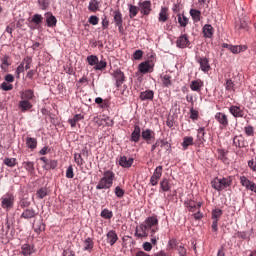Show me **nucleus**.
I'll list each match as a JSON object with an SVG mask.
<instances>
[{
  "label": "nucleus",
  "instance_id": "f257e3e1",
  "mask_svg": "<svg viewBox=\"0 0 256 256\" xmlns=\"http://www.w3.org/2000/svg\"><path fill=\"white\" fill-rule=\"evenodd\" d=\"M113 181H115V173L112 170L104 171L103 177L98 181L96 185L97 191H107L113 187Z\"/></svg>",
  "mask_w": 256,
  "mask_h": 256
},
{
  "label": "nucleus",
  "instance_id": "f03ea898",
  "mask_svg": "<svg viewBox=\"0 0 256 256\" xmlns=\"http://www.w3.org/2000/svg\"><path fill=\"white\" fill-rule=\"evenodd\" d=\"M233 185V177L228 176L224 178L216 177L211 181L212 189L215 191H223V189H227V187H231Z\"/></svg>",
  "mask_w": 256,
  "mask_h": 256
},
{
  "label": "nucleus",
  "instance_id": "7ed1b4c3",
  "mask_svg": "<svg viewBox=\"0 0 256 256\" xmlns=\"http://www.w3.org/2000/svg\"><path fill=\"white\" fill-rule=\"evenodd\" d=\"M13 205H15V195L13 193L8 192L1 197L2 209H12Z\"/></svg>",
  "mask_w": 256,
  "mask_h": 256
},
{
  "label": "nucleus",
  "instance_id": "20e7f679",
  "mask_svg": "<svg viewBox=\"0 0 256 256\" xmlns=\"http://www.w3.org/2000/svg\"><path fill=\"white\" fill-rule=\"evenodd\" d=\"M215 121L219 123L220 129H227L229 127V118L227 117V114L223 112H217L214 116Z\"/></svg>",
  "mask_w": 256,
  "mask_h": 256
},
{
  "label": "nucleus",
  "instance_id": "39448f33",
  "mask_svg": "<svg viewBox=\"0 0 256 256\" xmlns=\"http://www.w3.org/2000/svg\"><path fill=\"white\" fill-rule=\"evenodd\" d=\"M223 49H227L228 51H231L234 55H237L239 53H243L247 48V45H231L227 43L222 44Z\"/></svg>",
  "mask_w": 256,
  "mask_h": 256
},
{
  "label": "nucleus",
  "instance_id": "423d86ee",
  "mask_svg": "<svg viewBox=\"0 0 256 256\" xmlns=\"http://www.w3.org/2000/svg\"><path fill=\"white\" fill-rule=\"evenodd\" d=\"M195 60L199 63L200 69L203 73H209V71H211V65L209 64V58L196 55Z\"/></svg>",
  "mask_w": 256,
  "mask_h": 256
},
{
  "label": "nucleus",
  "instance_id": "0eeeda50",
  "mask_svg": "<svg viewBox=\"0 0 256 256\" xmlns=\"http://www.w3.org/2000/svg\"><path fill=\"white\" fill-rule=\"evenodd\" d=\"M112 77L115 80V86L117 87V89H119V87H121V85H123V83L125 81V73H123V71H121V69H116L112 73Z\"/></svg>",
  "mask_w": 256,
  "mask_h": 256
},
{
  "label": "nucleus",
  "instance_id": "6e6552de",
  "mask_svg": "<svg viewBox=\"0 0 256 256\" xmlns=\"http://www.w3.org/2000/svg\"><path fill=\"white\" fill-rule=\"evenodd\" d=\"M138 9L142 15H150L151 13V1L149 0H140L138 2Z\"/></svg>",
  "mask_w": 256,
  "mask_h": 256
},
{
  "label": "nucleus",
  "instance_id": "1a4fd4ad",
  "mask_svg": "<svg viewBox=\"0 0 256 256\" xmlns=\"http://www.w3.org/2000/svg\"><path fill=\"white\" fill-rule=\"evenodd\" d=\"M134 235L138 239H143L149 236V230L147 226L143 223L136 227Z\"/></svg>",
  "mask_w": 256,
  "mask_h": 256
},
{
  "label": "nucleus",
  "instance_id": "9d476101",
  "mask_svg": "<svg viewBox=\"0 0 256 256\" xmlns=\"http://www.w3.org/2000/svg\"><path fill=\"white\" fill-rule=\"evenodd\" d=\"M189 45H191V42L189 41V37L187 36V34H182L176 40V46L178 47V49H187Z\"/></svg>",
  "mask_w": 256,
  "mask_h": 256
},
{
  "label": "nucleus",
  "instance_id": "9b49d317",
  "mask_svg": "<svg viewBox=\"0 0 256 256\" xmlns=\"http://www.w3.org/2000/svg\"><path fill=\"white\" fill-rule=\"evenodd\" d=\"M229 113L231 115H233L236 119L237 118H244L247 117L245 116V111L239 107V106H236V105H232L229 107Z\"/></svg>",
  "mask_w": 256,
  "mask_h": 256
},
{
  "label": "nucleus",
  "instance_id": "f8f14e48",
  "mask_svg": "<svg viewBox=\"0 0 256 256\" xmlns=\"http://www.w3.org/2000/svg\"><path fill=\"white\" fill-rule=\"evenodd\" d=\"M171 187H173V182L169 178H163L160 181V193H169L171 191Z\"/></svg>",
  "mask_w": 256,
  "mask_h": 256
},
{
  "label": "nucleus",
  "instance_id": "ddd939ff",
  "mask_svg": "<svg viewBox=\"0 0 256 256\" xmlns=\"http://www.w3.org/2000/svg\"><path fill=\"white\" fill-rule=\"evenodd\" d=\"M106 237V243H108V245H111V247H113V245H115V243L119 241V236L117 235V232L115 230H109L106 234Z\"/></svg>",
  "mask_w": 256,
  "mask_h": 256
},
{
  "label": "nucleus",
  "instance_id": "4468645a",
  "mask_svg": "<svg viewBox=\"0 0 256 256\" xmlns=\"http://www.w3.org/2000/svg\"><path fill=\"white\" fill-rule=\"evenodd\" d=\"M38 213L33 208H24L22 214L20 215L21 219H35L37 217Z\"/></svg>",
  "mask_w": 256,
  "mask_h": 256
},
{
  "label": "nucleus",
  "instance_id": "2eb2a0df",
  "mask_svg": "<svg viewBox=\"0 0 256 256\" xmlns=\"http://www.w3.org/2000/svg\"><path fill=\"white\" fill-rule=\"evenodd\" d=\"M204 82L201 79H196L190 82L191 91H196V93H201V90L204 87Z\"/></svg>",
  "mask_w": 256,
  "mask_h": 256
},
{
  "label": "nucleus",
  "instance_id": "dca6fc26",
  "mask_svg": "<svg viewBox=\"0 0 256 256\" xmlns=\"http://www.w3.org/2000/svg\"><path fill=\"white\" fill-rule=\"evenodd\" d=\"M144 224L149 231V229H155L159 225V219H157V216H150L145 219Z\"/></svg>",
  "mask_w": 256,
  "mask_h": 256
},
{
  "label": "nucleus",
  "instance_id": "f3484780",
  "mask_svg": "<svg viewBox=\"0 0 256 256\" xmlns=\"http://www.w3.org/2000/svg\"><path fill=\"white\" fill-rule=\"evenodd\" d=\"M18 109H20L21 113H27V111L33 109V104H31L29 100L21 99L18 102Z\"/></svg>",
  "mask_w": 256,
  "mask_h": 256
},
{
  "label": "nucleus",
  "instance_id": "a211bd4d",
  "mask_svg": "<svg viewBox=\"0 0 256 256\" xmlns=\"http://www.w3.org/2000/svg\"><path fill=\"white\" fill-rule=\"evenodd\" d=\"M139 139H141V127L139 125H134V130L131 133L130 141H132V143H139Z\"/></svg>",
  "mask_w": 256,
  "mask_h": 256
},
{
  "label": "nucleus",
  "instance_id": "6ab92c4d",
  "mask_svg": "<svg viewBox=\"0 0 256 256\" xmlns=\"http://www.w3.org/2000/svg\"><path fill=\"white\" fill-rule=\"evenodd\" d=\"M134 161L135 159L133 158H127V156H121L119 158V165L124 169H129V167H132Z\"/></svg>",
  "mask_w": 256,
  "mask_h": 256
},
{
  "label": "nucleus",
  "instance_id": "aec40b11",
  "mask_svg": "<svg viewBox=\"0 0 256 256\" xmlns=\"http://www.w3.org/2000/svg\"><path fill=\"white\" fill-rule=\"evenodd\" d=\"M141 137L142 139H144V141H146V143L149 144V141H151V139H155V132L147 128L141 132Z\"/></svg>",
  "mask_w": 256,
  "mask_h": 256
},
{
  "label": "nucleus",
  "instance_id": "412c9836",
  "mask_svg": "<svg viewBox=\"0 0 256 256\" xmlns=\"http://www.w3.org/2000/svg\"><path fill=\"white\" fill-rule=\"evenodd\" d=\"M157 145H160V147H165L166 151H169L171 149V144L168 141L158 139L156 142L151 146V151H155L157 149Z\"/></svg>",
  "mask_w": 256,
  "mask_h": 256
},
{
  "label": "nucleus",
  "instance_id": "4be33fe9",
  "mask_svg": "<svg viewBox=\"0 0 256 256\" xmlns=\"http://www.w3.org/2000/svg\"><path fill=\"white\" fill-rule=\"evenodd\" d=\"M47 27H57V18L51 12L45 13Z\"/></svg>",
  "mask_w": 256,
  "mask_h": 256
},
{
  "label": "nucleus",
  "instance_id": "5701e85b",
  "mask_svg": "<svg viewBox=\"0 0 256 256\" xmlns=\"http://www.w3.org/2000/svg\"><path fill=\"white\" fill-rule=\"evenodd\" d=\"M155 92L153 90H145L140 93L141 101H153Z\"/></svg>",
  "mask_w": 256,
  "mask_h": 256
},
{
  "label": "nucleus",
  "instance_id": "b1692460",
  "mask_svg": "<svg viewBox=\"0 0 256 256\" xmlns=\"http://www.w3.org/2000/svg\"><path fill=\"white\" fill-rule=\"evenodd\" d=\"M95 247V243L93 242V238L87 237L84 240V248L83 251H88V253H91L93 251V248Z\"/></svg>",
  "mask_w": 256,
  "mask_h": 256
},
{
  "label": "nucleus",
  "instance_id": "393cba45",
  "mask_svg": "<svg viewBox=\"0 0 256 256\" xmlns=\"http://www.w3.org/2000/svg\"><path fill=\"white\" fill-rule=\"evenodd\" d=\"M35 97V92L31 89H27L21 93L20 98L24 101H31Z\"/></svg>",
  "mask_w": 256,
  "mask_h": 256
},
{
  "label": "nucleus",
  "instance_id": "a878e982",
  "mask_svg": "<svg viewBox=\"0 0 256 256\" xmlns=\"http://www.w3.org/2000/svg\"><path fill=\"white\" fill-rule=\"evenodd\" d=\"M203 36L206 39H211V37H213V26H211V24H205L203 26Z\"/></svg>",
  "mask_w": 256,
  "mask_h": 256
},
{
  "label": "nucleus",
  "instance_id": "bb28decb",
  "mask_svg": "<svg viewBox=\"0 0 256 256\" xmlns=\"http://www.w3.org/2000/svg\"><path fill=\"white\" fill-rule=\"evenodd\" d=\"M185 207H187L188 211L191 213H195L197 211V204L195 203V200L188 199L184 202Z\"/></svg>",
  "mask_w": 256,
  "mask_h": 256
},
{
  "label": "nucleus",
  "instance_id": "cd10ccee",
  "mask_svg": "<svg viewBox=\"0 0 256 256\" xmlns=\"http://www.w3.org/2000/svg\"><path fill=\"white\" fill-rule=\"evenodd\" d=\"M26 147H28V149H31V151H34V149H37V138L27 137Z\"/></svg>",
  "mask_w": 256,
  "mask_h": 256
},
{
  "label": "nucleus",
  "instance_id": "c85d7f7f",
  "mask_svg": "<svg viewBox=\"0 0 256 256\" xmlns=\"http://www.w3.org/2000/svg\"><path fill=\"white\" fill-rule=\"evenodd\" d=\"M240 183L242 187H245L250 191L251 187L253 186V181L249 180L246 176H241L240 177Z\"/></svg>",
  "mask_w": 256,
  "mask_h": 256
},
{
  "label": "nucleus",
  "instance_id": "c756f323",
  "mask_svg": "<svg viewBox=\"0 0 256 256\" xmlns=\"http://www.w3.org/2000/svg\"><path fill=\"white\" fill-rule=\"evenodd\" d=\"M57 165H59V162L55 159H51L48 160V163H46L45 166H43V169H45V171H51V169H57Z\"/></svg>",
  "mask_w": 256,
  "mask_h": 256
},
{
  "label": "nucleus",
  "instance_id": "7c9ffc66",
  "mask_svg": "<svg viewBox=\"0 0 256 256\" xmlns=\"http://www.w3.org/2000/svg\"><path fill=\"white\" fill-rule=\"evenodd\" d=\"M138 69L140 71V73H149L150 69H151V64L149 63V61H145L139 64Z\"/></svg>",
  "mask_w": 256,
  "mask_h": 256
},
{
  "label": "nucleus",
  "instance_id": "2f4dec72",
  "mask_svg": "<svg viewBox=\"0 0 256 256\" xmlns=\"http://www.w3.org/2000/svg\"><path fill=\"white\" fill-rule=\"evenodd\" d=\"M190 16L192 17L194 23H199V21H201V11L197 9H190Z\"/></svg>",
  "mask_w": 256,
  "mask_h": 256
},
{
  "label": "nucleus",
  "instance_id": "473e14b6",
  "mask_svg": "<svg viewBox=\"0 0 256 256\" xmlns=\"http://www.w3.org/2000/svg\"><path fill=\"white\" fill-rule=\"evenodd\" d=\"M177 18L180 27H186L187 25H189V18H187V16H185L184 14H177Z\"/></svg>",
  "mask_w": 256,
  "mask_h": 256
},
{
  "label": "nucleus",
  "instance_id": "72a5a7b5",
  "mask_svg": "<svg viewBox=\"0 0 256 256\" xmlns=\"http://www.w3.org/2000/svg\"><path fill=\"white\" fill-rule=\"evenodd\" d=\"M114 14V23L115 25H122L123 24V14L119 10H115Z\"/></svg>",
  "mask_w": 256,
  "mask_h": 256
},
{
  "label": "nucleus",
  "instance_id": "f704fd0d",
  "mask_svg": "<svg viewBox=\"0 0 256 256\" xmlns=\"http://www.w3.org/2000/svg\"><path fill=\"white\" fill-rule=\"evenodd\" d=\"M128 9L130 19H134V17H137V13H139V6L137 7L133 4H128Z\"/></svg>",
  "mask_w": 256,
  "mask_h": 256
},
{
  "label": "nucleus",
  "instance_id": "c9c22d12",
  "mask_svg": "<svg viewBox=\"0 0 256 256\" xmlns=\"http://www.w3.org/2000/svg\"><path fill=\"white\" fill-rule=\"evenodd\" d=\"M167 19H169V16H167V7H162L159 12L158 21H160V23H165Z\"/></svg>",
  "mask_w": 256,
  "mask_h": 256
},
{
  "label": "nucleus",
  "instance_id": "e433bc0d",
  "mask_svg": "<svg viewBox=\"0 0 256 256\" xmlns=\"http://www.w3.org/2000/svg\"><path fill=\"white\" fill-rule=\"evenodd\" d=\"M23 166H24V169H26V171L28 173H35V163L32 162V161H24L23 162Z\"/></svg>",
  "mask_w": 256,
  "mask_h": 256
},
{
  "label": "nucleus",
  "instance_id": "4c0bfd02",
  "mask_svg": "<svg viewBox=\"0 0 256 256\" xmlns=\"http://www.w3.org/2000/svg\"><path fill=\"white\" fill-rule=\"evenodd\" d=\"M88 10L92 13H97V11H99V1L91 0L88 5Z\"/></svg>",
  "mask_w": 256,
  "mask_h": 256
},
{
  "label": "nucleus",
  "instance_id": "58836bf2",
  "mask_svg": "<svg viewBox=\"0 0 256 256\" xmlns=\"http://www.w3.org/2000/svg\"><path fill=\"white\" fill-rule=\"evenodd\" d=\"M190 145H193V137L191 136H185L183 138V142L181 143V146L183 147L184 151L187 150Z\"/></svg>",
  "mask_w": 256,
  "mask_h": 256
},
{
  "label": "nucleus",
  "instance_id": "ea45409f",
  "mask_svg": "<svg viewBox=\"0 0 256 256\" xmlns=\"http://www.w3.org/2000/svg\"><path fill=\"white\" fill-rule=\"evenodd\" d=\"M18 207H20V209H29V207H31V201L27 198H22L18 202Z\"/></svg>",
  "mask_w": 256,
  "mask_h": 256
},
{
  "label": "nucleus",
  "instance_id": "a19ab883",
  "mask_svg": "<svg viewBox=\"0 0 256 256\" xmlns=\"http://www.w3.org/2000/svg\"><path fill=\"white\" fill-rule=\"evenodd\" d=\"M86 61L88 62V65L93 67L97 65V62L99 61V57H97V55H89L87 56Z\"/></svg>",
  "mask_w": 256,
  "mask_h": 256
},
{
  "label": "nucleus",
  "instance_id": "79ce46f5",
  "mask_svg": "<svg viewBox=\"0 0 256 256\" xmlns=\"http://www.w3.org/2000/svg\"><path fill=\"white\" fill-rule=\"evenodd\" d=\"M23 67L26 71H29V69H31V63H33V59L31 58V56H26L23 60Z\"/></svg>",
  "mask_w": 256,
  "mask_h": 256
},
{
  "label": "nucleus",
  "instance_id": "37998d69",
  "mask_svg": "<svg viewBox=\"0 0 256 256\" xmlns=\"http://www.w3.org/2000/svg\"><path fill=\"white\" fill-rule=\"evenodd\" d=\"M47 195H48V192H47V188H45V187H42L36 191L37 199H45V197H47Z\"/></svg>",
  "mask_w": 256,
  "mask_h": 256
},
{
  "label": "nucleus",
  "instance_id": "c03bdc74",
  "mask_svg": "<svg viewBox=\"0 0 256 256\" xmlns=\"http://www.w3.org/2000/svg\"><path fill=\"white\" fill-rule=\"evenodd\" d=\"M21 250H22V255H25V256L32 255L33 253V248L29 244L22 245Z\"/></svg>",
  "mask_w": 256,
  "mask_h": 256
},
{
  "label": "nucleus",
  "instance_id": "a18cd8bd",
  "mask_svg": "<svg viewBox=\"0 0 256 256\" xmlns=\"http://www.w3.org/2000/svg\"><path fill=\"white\" fill-rule=\"evenodd\" d=\"M100 217H102L103 219H113V211L105 208L101 211Z\"/></svg>",
  "mask_w": 256,
  "mask_h": 256
},
{
  "label": "nucleus",
  "instance_id": "49530a36",
  "mask_svg": "<svg viewBox=\"0 0 256 256\" xmlns=\"http://www.w3.org/2000/svg\"><path fill=\"white\" fill-rule=\"evenodd\" d=\"M152 177H154L155 179H158L159 181V179L163 177V166H157L154 170Z\"/></svg>",
  "mask_w": 256,
  "mask_h": 256
},
{
  "label": "nucleus",
  "instance_id": "de8ad7c7",
  "mask_svg": "<svg viewBox=\"0 0 256 256\" xmlns=\"http://www.w3.org/2000/svg\"><path fill=\"white\" fill-rule=\"evenodd\" d=\"M217 153H218V159H220L222 163H227V151H225L224 149H218Z\"/></svg>",
  "mask_w": 256,
  "mask_h": 256
},
{
  "label": "nucleus",
  "instance_id": "09e8293b",
  "mask_svg": "<svg viewBox=\"0 0 256 256\" xmlns=\"http://www.w3.org/2000/svg\"><path fill=\"white\" fill-rule=\"evenodd\" d=\"M74 161L78 165V167H81V165L85 164V160L83 159L81 153H74Z\"/></svg>",
  "mask_w": 256,
  "mask_h": 256
},
{
  "label": "nucleus",
  "instance_id": "8fccbe9b",
  "mask_svg": "<svg viewBox=\"0 0 256 256\" xmlns=\"http://www.w3.org/2000/svg\"><path fill=\"white\" fill-rule=\"evenodd\" d=\"M162 84L164 87H171V85H173V83L171 82V75L165 74L162 77Z\"/></svg>",
  "mask_w": 256,
  "mask_h": 256
},
{
  "label": "nucleus",
  "instance_id": "3c124183",
  "mask_svg": "<svg viewBox=\"0 0 256 256\" xmlns=\"http://www.w3.org/2000/svg\"><path fill=\"white\" fill-rule=\"evenodd\" d=\"M107 67V62L105 60H98L96 66H94L95 71H103Z\"/></svg>",
  "mask_w": 256,
  "mask_h": 256
},
{
  "label": "nucleus",
  "instance_id": "603ef678",
  "mask_svg": "<svg viewBox=\"0 0 256 256\" xmlns=\"http://www.w3.org/2000/svg\"><path fill=\"white\" fill-rule=\"evenodd\" d=\"M233 145H235V147H238L239 149L245 147V145L243 143V139L239 136H235L233 138Z\"/></svg>",
  "mask_w": 256,
  "mask_h": 256
},
{
  "label": "nucleus",
  "instance_id": "864d4df0",
  "mask_svg": "<svg viewBox=\"0 0 256 256\" xmlns=\"http://www.w3.org/2000/svg\"><path fill=\"white\" fill-rule=\"evenodd\" d=\"M25 66H23V62L16 68L15 77L16 79H21V73H25Z\"/></svg>",
  "mask_w": 256,
  "mask_h": 256
},
{
  "label": "nucleus",
  "instance_id": "5fc2aeb1",
  "mask_svg": "<svg viewBox=\"0 0 256 256\" xmlns=\"http://www.w3.org/2000/svg\"><path fill=\"white\" fill-rule=\"evenodd\" d=\"M212 221H215V219H219V217H221V215H223V210L219 209V208H215L212 210Z\"/></svg>",
  "mask_w": 256,
  "mask_h": 256
},
{
  "label": "nucleus",
  "instance_id": "6e6d98bb",
  "mask_svg": "<svg viewBox=\"0 0 256 256\" xmlns=\"http://www.w3.org/2000/svg\"><path fill=\"white\" fill-rule=\"evenodd\" d=\"M4 165H6L7 167H15V165H17V159L16 158H5Z\"/></svg>",
  "mask_w": 256,
  "mask_h": 256
},
{
  "label": "nucleus",
  "instance_id": "4d7b16f0",
  "mask_svg": "<svg viewBox=\"0 0 256 256\" xmlns=\"http://www.w3.org/2000/svg\"><path fill=\"white\" fill-rule=\"evenodd\" d=\"M226 91H235V83L231 79H227L225 83Z\"/></svg>",
  "mask_w": 256,
  "mask_h": 256
},
{
  "label": "nucleus",
  "instance_id": "13d9d810",
  "mask_svg": "<svg viewBox=\"0 0 256 256\" xmlns=\"http://www.w3.org/2000/svg\"><path fill=\"white\" fill-rule=\"evenodd\" d=\"M32 23H35V25H41V23H43V16L41 14H34L32 17Z\"/></svg>",
  "mask_w": 256,
  "mask_h": 256
},
{
  "label": "nucleus",
  "instance_id": "bf43d9fd",
  "mask_svg": "<svg viewBox=\"0 0 256 256\" xmlns=\"http://www.w3.org/2000/svg\"><path fill=\"white\" fill-rule=\"evenodd\" d=\"M167 249L168 250H173L177 249V239L171 238L168 243H167Z\"/></svg>",
  "mask_w": 256,
  "mask_h": 256
},
{
  "label": "nucleus",
  "instance_id": "052dcab7",
  "mask_svg": "<svg viewBox=\"0 0 256 256\" xmlns=\"http://www.w3.org/2000/svg\"><path fill=\"white\" fill-rule=\"evenodd\" d=\"M244 131L247 137H253L255 135V129L251 125L246 126Z\"/></svg>",
  "mask_w": 256,
  "mask_h": 256
},
{
  "label": "nucleus",
  "instance_id": "680f3d73",
  "mask_svg": "<svg viewBox=\"0 0 256 256\" xmlns=\"http://www.w3.org/2000/svg\"><path fill=\"white\" fill-rule=\"evenodd\" d=\"M114 193H115L116 197H118V199H121L125 195V190H123L119 186H116L114 189Z\"/></svg>",
  "mask_w": 256,
  "mask_h": 256
},
{
  "label": "nucleus",
  "instance_id": "e2e57ef3",
  "mask_svg": "<svg viewBox=\"0 0 256 256\" xmlns=\"http://www.w3.org/2000/svg\"><path fill=\"white\" fill-rule=\"evenodd\" d=\"M39 8L42 11H47V8L49 7V1L47 0H38Z\"/></svg>",
  "mask_w": 256,
  "mask_h": 256
},
{
  "label": "nucleus",
  "instance_id": "0e129e2a",
  "mask_svg": "<svg viewBox=\"0 0 256 256\" xmlns=\"http://www.w3.org/2000/svg\"><path fill=\"white\" fill-rule=\"evenodd\" d=\"M197 133L199 141H205V127L198 128Z\"/></svg>",
  "mask_w": 256,
  "mask_h": 256
},
{
  "label": "nucleus",
  "instance_id": "69168bd1",
  "mask_svg": "<svg viewBox=\"0 0 256 256\" xmlns=\"http://www.w3.org/2000/svg\"><path fill=\"white\" fill-rule=\"evenodd\" d=\"M190 119H192V121H197L199 119V111L194 110L193 107L190 108Z\"/></svg>",
  "mask_w": 256,
  "mask_h": 256
},
{
  "label": "nucleus",
  "instance_id": "338daca9",
  "mask_svg": "<svg viewBox=\"0 0 256 256\" xmlns=\"http://www.w3.org/2000/svg\"><path fill=\"white\" fill-rule=\"evenodd\" d=\"M1 89H2L3 91H12V89H13V84H9V83H7V82H2V83H1Z\"/></svg>",
  "mask_w": 256,
  "mask_h": 256
},
{
  "label": "nucleus",
  "instance_id": "774afa93",
  "mask_svg": "<svg viewBox=\"0 0 256 256\" xmlns=\"http://www.w3.org/2000/svg\"><path fill=\"white\" fill-rule=\"evenodd\" d=\"M248 167H250L252 171H256V158L248 161Z\"/></svg>",
  "mask_w": 256,
  "mask_h": 256
}]
</instances>
